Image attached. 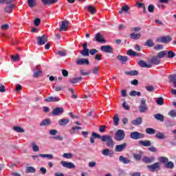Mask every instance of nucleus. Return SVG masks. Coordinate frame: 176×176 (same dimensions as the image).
I'll return each mask as SVG.
<instances>
[{
  "mask_svg": "<svg viewBox=\"0 0 176 176\" xmlns=\"http://www.w3.org/2000/svg\"><path fill=\"white\" fill-rule=\"evenodd\" d=\"M101 141L102 142H106L107 146H113L115 145V142L112 139V136L104 135L102 136Z\"/></svg>",
  "mask_w": 176,
  "mask_h": 176,
  "instance_id": "1",
  "label": "nucleus"
},
{
  "mask_svg": "<svg viewBox=\"0 0 176 176\" xmlns=\"http://www.w3.org/2000/svg\"><path fill=\"white\" fill-rule=\"evenodd\" d=\"M124 137H126V133L123 129H118L114 135V139L118 142L123 141Z\"/></svg>",
  "mask_w": 176,
  "mask_h": 176,
  "instance_id": "2",
  "label": "nucleus"
},
{
  "mask_svg": "<svg viewBox=\"0 0 176 176\" xmlns=\"http://www.w3.org/2000/svg\"><path fill=\"white\" fill-rule=\"evenodd\" d=\"M130 138L131 140H141V138H145V134L138 131H133L131 133Z\"/></svg>",
  "mask_w": 176,
  "mask_h": 176,
  "instance_id": "3",
  "label": "nucleus"
},
{
  "mask_svg": "<svg viewBox=\"0 0 176 176\" xmlns=\"http://www.w3.org/2000/svg\"><path fill=\"white\" fill-rule=\"evenodd\" d=\"M140 112L144 113L148 111V106H146V100L145 98H142L140 101V105L139 107Z\"/></svg>",
  "mask_w": 176,
  "mask_h": 176,
  "instance_id": "4",
  "label": "nucleus"
},
{
  "mask_svg": "<svg viewBox=\"0 0 176 176\" xmlns=\"http://www.w3.org/2000/svg\"><path fill=\"white\" fill-rule=\"evenodd\" d=\"M93 41H96L98 43H107V40L104 38V36L100 32H98Z\"/></svg>",
  "mask_w": 176,
  "mask_h": 176,
  "instance_id": "5",
  "label": "nucleus"
},
{
  "mask_svg": "<svg viewBox=\"0 0 176 176\" xmlns=\"http://www.w3.org/2000/svg\"><path fill=\"white\" fill-rule=\"evenodd\" d=\"M147 168L151 172L159 171L160 170V163L155 162L151 165H148L147 166Z\"/></svg>",
  "mask_w": 176,
  "mask_h": 176,
  "instance_id": "6",
  "label": "nucleus"
},
{
  "mask_svg": "<svg viewBox=\"0 0 176 176\" xmlns=\"http://www.w3.org/2000/svg\"><path fill=\"white\" fill-rule=\"evenodd\" d=\"M170 41H173V38L170 36H164L157 38V42H160L161 43H170Z\"/></svg>",
  "mask_w": 176,
  "mask_h": 176,
  "instance_id": "7",
  "label": "nucleus"
},
{
  "mask_svg": "<svg viewBox=\"0 0 176 176\" xmlns=\"http://www.w3.org/2000/svg\"><path fill=\"white\" fill-rule=\"evenodd\" d=\"M76 64L77 65H89L90 61L87 58H79L76 60Z\"/></svg>",
  "mask_w": 176,
  "mask_h": 176,
  "instance_id": "8",
  "label": "nucleus"
},
{
  "mask_svg": "<svg viewBox=\"0 0 176 176\" xmlns=\"http://www.w3.org/2000/svg\"><path fill=\"white\" fill-rule=\"evenodd\" d=\"M68 25H69V21L65 20L62 21V23L59 28V31H67L68 30Z\"/></svg>",
  "mask_w": 176,
  "mask_h": 176,
  "instance_id": "9",
  "label": "nucleus"
},
{
  "mask_svg": "<svg viewBox=\"0 0 176 176\" xmlns=\"http://www.w3.org/2000/svg\"><path fill=\"white\" fill-rule=\"evenodd\" d=\"M63 112H64V108L56 107L53 109L52 112V115H53L54 116H59L60 115H63Z\"/></svg>",
  "mask_w": 176,
  "mask_h": 176,
  "instance_id": "10",
  "label": "nucleus"
},
{
  "mask_svg": "<svg viewBox=\"0 0 176 176\" xmlns=\"http://www.w3.org/2000/svg\"><path fill=\"white\" fill-rule=\"evenodd\" d=\"M36 39H37V45H45V43L47 42V37H46V35L38 36Z\"/></svg>",
  "mask_w": 176,
  "mask_h": 176,
  "instance_id": "11",
  "label": "nucleus"
},
{
  "mask_svg": "<svg viewBox=\"0 0 176 176\" xmlns=\"http://www.w3.org/2000/svg\"><path fill=\"white\" fill-rule=\"evenodd\" d=\"M127 148V143L124 142L122 144H118L115 147L116 152H123Z\"/></svg>",
  "mask_w": 176,
  "mask_h": 176,
  "instance_id": "12",
  "label": "nucleus"
},
{
  "mask_svg": "<svg viewBox=\"0 0 176 176\" xmlns=\"http://www.w3.org/2000/svg\"><path fill=\"white\" fill-rule=\"evenodd\" d=\"M101 52L103 53H112L113 52V48L111 45H102L100 47Z\"/></svg>",
  "mask_w": 176,
  "mask_h": 176,
  "instance_id": "13",
  "label": "nucleus"
},
{
  "mask_svg": "<svg viewBox=\"0 0 176 176\" xmlns=\"http://www.w3.org/2000/svg\"><path fill=\"white\" fill-rule=\"evenodd\" d=\"M60 164L61 166H63V167H65L66 168H69V169L75 168L76 167L74 163L68 162L65 161H61Z\"/></svg>",
  "mask_w": 176,
  "mask_h": 176,
  "instance_id": "14",
  "label": "nucleus"
},
{
  "mask_svg": "<svg viewBox=\"0 0 176 176\" xmlns=\"http://www.w3.org/2000/svg\"><path fill=\"white\" fill-rule=\"evenodd\" d=\"M41 2L44 6H51V5H54L57 3L58 0H41Z\"/></svg>",
  "mask_w": 176,
  "mask_h": 176,
  "instance_id": "15",
  "label": "nucleus"
},
{
  "mask_svg": "<svg viewBox=\"0 0 176 176\" xmlns=\"http://www.w3.org/2000/svg\"><path fill=\"white\" fill-rule=\"evenodd\" d=\"M155 157H144L142 159V162L143 163H146V164H149L151 163H153V162H155Z\"/></svg>",
  "mask_w": 176,
  "mask_h": 176,
  "instance_id": "16",
  "label": "nucleus"
},
{
  "mask_svg": "<svg viewBox=\"0 0 176 176\" xmlns=\"http://www.w3.org/2000/svg\"><path fill=\"white\" fill-rule=\"evenodd\" d=\"M46 102H57L60 101V98L50 96L44 100Z\"/></svg>",
  "mask_w": 176,
  "mask_h": 176,
  "instance_id": "17",
  "label": "nucleus"
},
{
  "mask_svg": "<svg viewBox=\"0 0 176 176\" xmlns=\"http://www.w3.org/2000/svg\"><path fill=\"white\" fill-rule=\"evenodd\" d=\"M119 161L123 164H129L131 163V160L127 157H123V155L119 156Z\"/></svg>",
  "mask_w": 176,
  "mask_h": 176,
  "instance_id": "18",
  "label": "nucleus"
},
{
  "mask_svg": "<svg viewBox=\"0 0 176 176\" xmlns=\"http://www.w3.org/2000/svg\"><path fill=\"white\" fill-rule=\"evenodd\" d=\"M138 65L142 68H152V64H147L145 61L141 60L138 62Z\"/></svg>",
  "mask_w": 176,
  "mask_h": 176,
  "instance_id": "19",
  "label": "nucleus"
},
{
  "mask_svg": "<svg viewBox=\"0 0 176 176\" xmlns=\"http://www.w3.org/2000/svg\"><path fill=\"white\" fill-rule=\"evenodd\" d=\"M150 64H151V65H159V64H160V60L159 59V57L155 56V57H153L150 61Z\"/></svg>",
  "mask_w": 176,
  "mask_h": 176,
  "instance_id": "20",
  "label": "nucleus"
},
{
  "mask_svg": "<svg viewBox=\"0 0 176 176\" xmlns=\"http://www.w3.org/2000/svg\"><path fill=\"white\" fill-rule=\"evenodd\" d=\"M117 59L122 63V64H124L125 63H127V60H129L128 56H124L122 55L117 56Z\"/></svg>",
  "mask_w": 176,
  "mask_h": 176,
  "instance_id": "21",
  "label": "nucleus"
},
{
  "mask_svg": "<svg viewBox=\"0 0 176 176\" xmlns=\"http://www.w3.org/2000/svg\"><path fill=\"white\" fill-rule=\"evenodd\" d=\"M132 124H133V126H140V124H142V118L139 117L135 120H132Z\"/></svg>",
  "mask_w": 176,
  "mask_h": 176,
  "instance_id": "22",
  "label": "nucleus"
},
{
  "mask_svg": "<svg viewBox=\"0 0 176 176\" xmlns=\"http://www.w3.org/2000/svg\"><path fill=\"white\" fill-rule=\"evenodd\" d=\"M139 144L140 145H142V146H151V145H152V144L151 143V140H140L139 141Z\"/></svg>",
  "mask_w": 176,
  "mask_h": 176,
  "instance_id": "23",
  "label": "nucleus"
},
{
  "mask_svg": "<svg viewBox=\"0 0 176 176\" xmlns=\"http://www.w3.org/2000/svg\"><path fill=\"white\" fill-rule=\"evenodd\" d=\"M71 120H69V118H63V119H60L58 121L59 125L60 126H67V124L69 123Z\"/></svg>",
  "mask_w": 176,
  "mask_h": 176,
  "instance_id": "24",
  "label": "nucleus"
},
{
  "mask_svg": "<svg viewBox=\"0 0 176 176\" xmlns=\"http://www.w3.org/2000/svg\"><path fill=\"white\" fill-rule=\"evenodd\" d=\"M131 39H133L135 41H137L138 39H140L141 38V34L140 33H132L130 35Z\"/></svg>",
  "mask_w": 176,
  "mask_h": 176,
  "instance_id": "25",
  "label": "nucleus"
},
{
  "mask_svg": "<svg viewBox=\"0 0 176 176\" xmlns=\"http://www.w3.org/2000/svg\"><path fill=\"white\" fill-rule=\"evenodd\" d=\"M50 124H52V120L50 119H45L40 123L41 127H43V126H49Z\"/></svg>",
  "mask_w": 176,
  "mask_h": 176,
  "instance_id": "26",
  "label": "nucleus"
},
{
  "mask_svg": "<svg viewBox=\"0 0 176 176\" xmlns=\"http://www.w3.org/2000/svg\"><path fill=\"white\" fill-rule=\"evenodd\" d=\"M36 171V169L32 166H28L25 168L26 174L34 173Z\"/></svg>",
  "mask_w": 176,
  "mask_h": 176,
  "instance_id": "27",
  "label": "nucleus"
},
{
  "mask_svg": "<svg viewBox=\"0 0 176 176\" xmlns=\"http://www.w3.org/2000/svg\"><path fill=\"white\" fill-rule=\"evenodd\" d=\"M126 54L128 56H131L132 57H138L140 56V54H138L135 51H133V50H129L127 52Z\"/></svg>",
  "mask_w": 176,
  "mask_h": 176,
  "instance_id": "28",
  "label": "nucleus"
},
{
  "mask_svg": "<svg viewBox=\"0 0 176 176\" xmlns=\"http://www.w3.org/2000/svg\"><path fill=\"white\" fill-rule=\"evenodd\" d=\"M154 118L157 120H160V122H164V116L160 114V113H157L154 115Z\"/></svg>",
  "mask_w": 176,
  "mask_h": 176,
  "instance_id": "29",
  "label": "nucleus"
},
{
  "mask_svg": "<svg viewBox=\"0 0 176 176\" xmlns=\"http://www.w3.org/2000/svg\"><path fill=\"white\" fill-rule=\"evenodd\" d=\"M130 10V7L129 6H124L122 7L121 10L118 11L119 14H122L123 12H127Z\"/></svg>",
  "mask_w": 176,
  "mask_h": 176,
  "instance_id": "30",
  "label": "nucleus"
},
{
  "mask_svg": "<svg viewBox=\"0 0 176 176\" xmlns=\"http://www.w3.org/2000/svg\"><path fill=\"white\" fill-rule=\"evenodd\" d=\"M102 154L104 156H110L112 157L113 155V153H110L109 149H104L102 151Z\"/></svg>",
  "mask_w": 176,
  "mask_h": 176,
  "instance_id": "31",
  "label": "nucleus"
},
{
  "mask_svg": "<svg viewBox=\"0 0 176 176\" xmlns=\"http://www.w3.org/2000/svg\"><path fill=\"white\" fill-rule=\"evenodd\" d=\"M80 80H82V77H76L69 80L72 85H75V83H78V82H80Z\"/></svg>",
  "mask_w": 176,
  "mask_h": 176,
  "instance_id": "32",
  "label": "nucleus"
},
{
  "mask_svg": "<svg viewBox=\"0 0 176 176\" xmlns=\"http://www.w3.org/2000/svg\"><path fill=\"white\" fill-rule=\"evenodd\" d=\"M14 6H16L14 4H10V6H7L5 7L4 10L5 12H6V13H10V12H12L13 8H14Z\"/></svg>",
  "mask_w": 176,
  "mask_h": 176,
  "instance_id": "33",
  "label": "nucleus"
},
{
  "mask_svg": "<svg viewBox=\"0 0 176 176\" xmlns=\"http://www.w3.org/2000/svg\"><path fill=\"white\" fill-rule=\"evenodd\" d=\"M86 8L89 12V13H91V14H94L96 12V7H94V6H88L86 7Z\"/></svg>",
  "mask_w": 176,
  "mask_h": 176,
  "instance_id": "34",
  "label": "nucleus"
},
{
  "mask_svg": "<svg viewBox=\"0 0 176 176\" xmlns=\"http://www.w3.org/2000/svg\"><path fill=\"white\" fill-rule=\"evenodd\" d=\"M142 158V153L133 154V159H135L136 162H140V160H141Z\"/></svg>",
  "mask_w": 176,
  "mask_h": 176,
  "instance_id": "35",
  "label": "nucleus"
},
{
  "mask_svg": "<svg viewBox=\"0 0 176 176\" xmlns=\"http://www.w3.org/2000/svg\"><path fill=\"white\" fill-rule=\"evenodd\" d=\"M80 53L83 56V57H89L90 56L89 50H82Z\"/></svg>",
  "mask_w": 176,
  "mask_h": 176,
  "instance_id": "36",
  "label": "nucleus"
},
{
  "mask_svg": "<svg viewBox=\"0 0 176 176\" xmlns=\"http://www.w3.org/2000/svg\"><path fill=\"white\" fill-rule=\"evenodd\" d=\"M129 96H131V97H135V96L141 97V92L133 90L129 93Z\"/></svg>",
  "mask_w": 176,
  "mask_h": 176,
  "instance_id": "37",
  "label": "nucleus"
},
{
  "mask_svg": "<svg viewBox=\"0 0 176 176\" xmlns=\"http://www.w3.org/2000/svg\"><path fill=\"white\" fill-rule=\"evenodd\" d=\"M166 56L167 51H161L157 54V57H158V58H163V57H166Z\"/></svg>",
  "mask_w": 176,
  "mask_h": 176,
  "instance_id": "38",
  "label": "nucleus"
},
{
  "mask_svg": "<svg viewBox=\"0 0 176 176\" xmlns=\"http://www.w3.org/2000/svg\"><path fill=\"white\" fill-rule=\"evenodd\" d=\"M28 5L30 8H35L36 6V0H28Z\"/></svg>",
  "mask_w": 176,
  "mask_h": 176,
  "instance_id": "39",
  "label": "nucleus"
},
{
  "mask_svg": "<svg viewBox=\"0 0 176 176\" xmlns=\"http://www.w3.org/2000/svg\"><path fill=\"white\" fill-rule=\"evenodd\" d=\"M146 134H150V135L156 134V129H154L152 128H147L146 129Z\"/></svg>",
  "mask_w": 176,
  "mask_h": 176,
  "instance_id": "40",
  "label": "nucleus"
},
{
  "mask_svg": "<svg viewBox=\"0 0 176 176\" xmlns=\"http://www.w3.org/2000/svg\"><path fill=\"white\" fill-rule=\"evenodd\" d=\"M125 75H131V76H137L138 75V71L133 70L131 72H126Z\"/></svg>",
  "mask_w": 176,
  "mask_h": 176,
  "instance_id": "41",
  "label": "nucleus"
},
{
  "mask_svg": "<svg viewBox=\"0 0 176 176\" xmlns=\"http://www.w3.org/2000/svg\"><path fill=\"white\" fill-rule=\"evenodd\" d=\"M166 168H170V170H173L174 168V163L171 161L168 162L166 164H165Z\"/></svg>",
  "mask_w": 176,
  "mask_h": 176,
  "instance_id": "42",
  "label": "nucleus"
},
{
  "mask_svg": "<svg viewBox=\"0 0 176 176\" xmlns=\"http://www.w3.org/2000/svg\"><path fill=\"white\" fill-rule=\"evenodd\" d=\"M158 160L160 162V163H164V164L168 162V158L167 157H160Z\"/></svg>",
  "mask_w": 176,
  "mask_h": 176,
  "instance_id": "43",
  "label": "nucleus"
},
{
  "mask_svg": "<svg viewBox=\"0 0 176 176\" xmlns=\"http://www.w3.org/2000/svg\"><path fill=\"white\" fill-rule=\"evenodd\" d=\"M156 138H157L158 140H164V138H166V136L164 135V133H162V132H158L156 135H155Z\"/></svg>",
  "mask_w": 176,
  "mask_h": 176,
  "instance_id": "44",
  "label": "nucleus"
},
{
  "mask_svg": "<svg viewBox=\"0 0 176 176\" xmlns=\"http://www.w3.org/2000/svg\"><path fill=\"white\" fill-rule=\"evenodd\" d=\"M39 156H41V157H47V159H50V160L54 159V157H53V155L52 154H39Z\"/></svg>",
  "mask_w": 176,
  "mask_h": 176,
  "instance_id": "45",
  "label": "nucleus"
},
{
  "mask_svg": "<svg viewBox=\"0 0 176 176\" xmlns=\"http://www.w3.org/2000/svg\"><path fill=\"white\" fill-rule=\"evenodd\" d=\"M14 131H16V133H24V129L19 126H15L13 127Z\"/></svg>",
  "mask_w": 176,
  "mask_h": 176,
  "instance_id": "46",
  "label": "nucleus"
},
{
  "mask_svg": "<svg viewBox=\"0 0 176 176\" xmlns=\"http://www.w3.org/2000/svg\"><path fill=\"white\" fill-rule=\"evenodd\" d=\"M155 43H153V41L148 39L145 43V46H148V47H152L154 46Z\"/></svg>",
  "mask_w": 176,
  "mask_h": 176,
  "instance_id": "47",
  "label": "nucleus"
},
{
  "mask_svg": "<svg viewBox=\"0 0 176 176\" xmlns=\"http://www.w3.org/2000/svg\"><path fill=\"white\" fill-rule=\"evenodd\" d=\"M113 122L115 126H118L119 124V116L118 114H116L113 118Z\"/></svg>",
  "mask_w": 176,
  "mask_h": 176,
  "instance_id": "48",
  "label": "nucleus"
},
{
  "mask_svg": "<svg viewBox=\"0 0 176 176\" xmlns=\"http://www.w3.org/2000/svg\"><path fill=\"white\" fill-rule=\"evenodd\" d=\"M156 103L157 105H163L164 104V99H163L162 97H160L157 98Z\"/></svg>",
  "mask_w": 176,
  "mask_h": 176,
  "instance_id": "49",
  "label": "nucleus"
},
{
  "mask_svg": "<svg viewBox=\"0 0 176 176\" xmlns=\"http://www.w3.org/2000/svg\"><path fill=\"white\" fill-rule=\"evenodd\" d=\"M11 60H13L14 63H17L18 61H20V56H19V54H16V56L11 55Z\"/></svg>",
  "mask_w": 176,
  "mask_h": 176,
  "instance_id": "50",
  "label": "nucleus"
},
{
  "mask_svg": "<svg viewBox=\"0 0 176 176\" xmlns=\"http://www.w3.org/2000/svg\"><path fill=\"white\" fill-rule=\"evenodd\" d=\"M76 130H82V127L80 126H74L72 128V129L70 130V134H75V132L76 131Z\"/></svg>",
  "mask_w": 176,
  "mask_h": 176,
  "instance_id": "51",
  "label": "nucleus"
},
{
  "mask_svg": "<svg viewBox=\"0 0 176 176\" xmlns=\"http://www.w3.org/2000/svg\"><path fill=\"white\" fill-rule=\"evenodd\" d=\"M80 74L82 76H87V75H90V74H91V72H90V70H88L87 72H85L84 69H80Z\"/></svg>",
  "mask_w": 176,
  "mask_h": 176,
  "instance_id": "52",
  "label": "nucleus"
},
{
  "mask_svg": "<svg viewBox=\"0 0 176 176\" xmlns=\"http://www.w3.org/2000/svg\"><path fill=\"white\" fill-rule=\"evenodd\" d=\"M148 12L149 13H153L155 12V6L153 4H150L148 6Z\"/></svg>",
  "mask_w": 176,
  "mask_h": 176,
  "instance_id": "53",
  "label": "nucleus"
},
{
  "mask_svg": "<svg viewBox=\"0 0 176 176\" xmlns=\"http://www.w3.org/2000/svg\"><path fill=\"white\" fill-rule=\"evenodd\" d=\"M168 79L170 82H173V83L174 84L176 80V74L169 76Z\"/></svg>",
  "mask_w": 176,
  "mask_h": 176,
  "instance_id": "54",
  "label": "nucleus"
},
{
  "mask_svg": "<svg viewBox=\"0 0 176 176\" xmlns=\"http://www.w3.org/2000/svg\"><path fill=\"white\" fill-rule=\"evenodd\" d=\"M168 115L171 116V118H176V111L175 110H170Z\"/></svg>",
  "mask_w": 176,
  "mask_h": 176,
  "instance_id": "55",
  "label": "nucleus"
},
{
  "mask_svg": "<svg viewBox=\"0 0 176 176\" xmlns=\"http://www.w3.org/2000/svg\"><path fill=\"white\" fill-rule=\"evenodd\" d=\"M175 57V54L173 51L168 52V58H174Z\"/></svg>",
  "mask_w": 176,
  "mask_h": 176,
  "instance_id": "56",
  "label": "nucleus"
},
{
  "mask_svg": "<svg viewBox=\"0 0 176 176\" xmlns=\"http://www.w3.org/2000/svg\"><path fill=\"white\" fill-rule=\"evenodd\" d=\"M63 157H65V159H72V153H65L63 155Z\"/></svg>",
  "mask_w": 176,
  "mask_h": 176,
  "instance_id": "57",
  "label": "nucleus"
},
{
  "mask_svg": "<svg viewBox=\"0 0 176 176\" xmlns=\"http://www.w3.org/2000/svg\"><path fill=\"white\" fill-rule=\"evenodd\" d=\"M122 107H123L124 109H125L126 111H130V106H129V105L126 103V100H124V102L122 103Z\"/></svg>",
  "mask_w": 176,
  "mask_h": 176,
  "instance_id": "58",
  "label": "nucleus"
},
{
  "mask_svg": "<svg viewBox=\"0 0 176 176\" xmlns=\"http://www.w3.org/2000/svg\"><path fill=\"white\" fill-rule=\"evenodd\" d=\"M92 137L94 138H98V140H101V138H102V136L100 135V134L98 133H92Z\"/></svg>",
  "mask_w": 176,
  "mask_h": 176,
  "instance_id": "59",
  "label": "nucleus"
},
{
  "mask_svg": "<svg viewBox=\"0 0 176 176\" xmlns=\"http://www.w3.org/2000/svg\"><path fill=\"white\" fill-rule=\"evenodd\" d=\"M40 75H42V71H37L34 72L33 76L34 78H38Z\"/></svg>",
  "mask_w": 176,
  "mask_h": 176,
  "instance_id": "60",
  "label": "nucleus"
},
{
  "mask_svg": "<svg viewBox=\"0 0 176 176\" xmlns=\"http://www.w3.org/2000/svg\"><path fill=\"white\" fill-rule=\"evenodd\" d=\"M56 54H58L60 57H65V56H67V53L64 51H58Z\"/></svg>",
  "mask_w": 176,
  "mask_h": 176,
  "instance_id": "61",
  "label": "nucleus"
},
{
  "mask_svg": "<svg viewBox=\"0 0 176 176\" xmlns=\"http://www.w3.org/2000/svg\"><path fill=\"white\" fill-rule=\"evenodd\" d=\"M107 129V126L105 125H102L99 128L100 133H105V130Z\"/></svg>",
  "mask_w": 176,
  "mask_h": 176,
  "instance_id": "62",
  "label": "nucleus"
},
{
  "mask_svg": "<svg viewBox=\"0 0 176 176\" xmlns=\"http://www.w3.org/2000/svg\"><path fill=\"white\" fill-rule=\"evenodd\" d=\"M40 173H41V174H43V175H45V174H46V173H47V170L45 167H41L40 168Z\"/></svg>",
  "mask_w": 176,
  "mask_h": 176,
  "instance_id": "63",
  "label": "nucleus"
},
{
  "mask_svg": "<svg viewBox=\"0 0 176 176\" xmlns=\"http://www.w3.org/2000/svg\"><path fill=\"white\" fill-rule=\"evenodd\" d=\"M34 25H36V27H38V25H40L41 24V19L39 18H36L35 20H34Z\"/></svg>",
  "mask_w": 176,
  "mask_h": 176,
  "instance_id": "64",
  "label": "nucleus"
}]
</instances>
